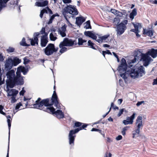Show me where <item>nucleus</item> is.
<instances>
[{
    "mask_svg": "<svg viewBox=\"0 0 157 157\" xmlns=\"http://www.w3.org/2000/svg\"><path fill=\"white\" fill-rule=\"evenodd\" d=\"M41 99L39 98L36 101V103L33 105L34 108L38 109L49 113H52L58 119L63 118L64 114L62 110L58 109L55 111V109L51 106L53 105L49 103V99L47 98L41 101Z\"/></svg>",
    "mask_w": 157,
    "mask_h": 157,
    "instance_id": "nucleus-1",
    "label": "nucleus"
},
{
    "mask_svg": "<svg viewBox=\"0 0 157 157\" xmlns=\"http://www.w3.org/2000/svg\"><path fill=\"white\" fill-rule=\"evenodd\" d=\"M62 13L69 24V26L72 27L73 25L70 23L68 19L73 17V15H76L78 14V11L76 6L71 5L67 6L63 10Z\"/></svg>",
    "mask_w": 157,
    "mask_h": 157,
    "instance_id": "nucleus-2",
    "label": "nucleus"
},
{
    "mask_svg": "<svg viewBox=\"0 0 157 157\" xmlns=\"http://www.w3.org/2000/svg\"><path fill=\"white\" fill-rule=\"evenodd\" d=\"M135 54L134 59L131 61V62L132 63H135L136 61H143L144 65L147 67L149 64L150 61L152 59L150 57L142 53L139 50L136 51Z\"/></svg>",
    "mask_w": 157,
    "mask_h": 157,
    "instance_id": "nucleus-3",
    "label": "nucleus"
},
{
    "mask_svg": "<svg viewBox=\"0 0 157 157\" xmlns=\"http://www.w3.org/2000/svg\"><path fill=\"white\" fill-rule=\"evenodd\" d=\"M131 77L133 78L142 77L145 74L144 68L143 66L133 69H130L127 71Z\"/></svg>",
    "mask_w": 157,
    "mask_h": 157,
    "instance_id": "nucleus-4",
    "label": "nucleus"
},
{
    "mask_svg": "<svg viewBox=\"0 0 157 157\" xmlns=\"http://www.w3.org/2000/svg\"><path fill=\"white\" fill-rule=\"evenodd\" d=\"M75 40L72 41V40H63V41L60 42L59 47L61 48L59 51V53H58L59 56L67 51V48L65 46H72L74 44Z\"/></svg>",
    "mask_w": 157,
    "mask_h": 157,
    "instance_id": "nucleus-5",
    "label": "nucleus"
},
{
    "mask_svg": "<svg viewBox=\"0 0 157 157\" xmlns=\"http://www.w3.org/2000/svg\"><path fill=\"white\" fill-rule=\"evenodd\" d=\"M127 66L125 59L122 58L121 60V64L118 66L117 70L120 73V76L124 79L127 77L126 76L125 71L127 69Z\"/></svg>",
    "mask_w": 157,
    "mask_h": 157,
    "instance_id": "nucleus-6",
    "label": "nucleus"
},
{
    "mask_svg": "<svg viewBox=\"0 0 157 157\" xmlns=\"http://www.w3.org/2000/svg\"><path fill=\"white\" fill-rule=\"evenodd\" d=\"M87 126L86 124H84L81 127L75 129L74 130H72L70 131L68 136L69 140V143L70 144H74L75 138L76 137L75 134L78 132L80 130L86 128Z\"/></svg>",
    "mask_w": 157,
    "mask_h": 157,
    "instance_id": "nucleus-7",
    "label": "nucleus"
},
{
    "mask_svg": "<svg viewBox=\"0 0 157 157\" xmlns=\"http://www.w3.org/2000/svg\"><path fill=\"white\" fill-rule=\"evenodd\" d=\"M7 79L6 80V88L7 90H9V87L11 85L14 78H15V74L14 71L12 70L9 71L6 74Z\"/></svg>",
    "mask_w": 157,
    "mask_h": 157,
    "instance_id": "nucleus-8",
    "label": "nucleus"
},
{
    "mask_svg": "<svg viewBox=\"0 0 157 157\" xmlns=\"http://www.w3.org/2000/svg\"><path fill=\"white\" fill-rule=\"evenodd\" d=\"M142 119V117L139 116L137 117L136 119V125L137 126V128L136 129L135 132L132 134V137L133 138L138 136L140 132V129L143 127Z\"/></svg>",
    "mask_w": 157,
    "mask_h": 157,
    "instance_id": "nucleus-9",
    "label": "nucleus"
},
{
    "mask_svg": "<svg viewBox=\"0 0 157 157\" xmlns=\"http://www.w3.org/2000/svg\"><path fill=\"white\" fill-rule=\"evenodd\" d=\"M58 49V47H55L54 44L50 43L44 49V52L46 55L49 56L57 52Z\"/></svg>",
    "mask_w": 157,
    "mask_h": 157,
    "instance_id": "nucleus-10",
    "label": "nucleus"
},
{
    "mask_svg": "<svg viewBox=\"0 0 157 157\" xmlns=\"http://www.w3.org/2000/svg\"><path fill=\"white\" fill-rule=\"evenodd\" d=\"M84 34L86 36H88L93 39H96L97 38V36L100 39H106L109 36V34H107L103 36H101L100 35L97 34H95L94 33L90 31H85L84 32Z\"/></svg>",
    "mask_w": 157,
    "mask_h": 157,
    "instance_id": "nucleus-11",
    "label": "nucleus"
},
{
    "mask_svg": "<svg viewBox=\"0 0 157 157\" xmlns=\"http://www.w3.org/2000/svg\"><path fill=\"white\" fill-rule=\"evenodd\" d=\"M128 23V21L125 20L117 25V33L119 35H121L126 29V25Z\"/></svg>",
    "mask_w": 157,
    "mask_h": 157,
    "instance_id": "nucleus-12",
    "label": "nucleus"
},
{
    "mask_svg": "<svg viewBox=\"0 0 157 157\" xmlns=\"http://www.w3.org/2000/svg\"><path fill=\"white\" fill-rule=\"evenodd\" d=\"M51 100L52 103L51 104H52V105L54 104V106L56 108H60V106L58 98L55 90H54L53 91V93L51 98Z\"/></svg>",
    "mask_w": 157,
    "mask_h": 157,
    "instance_id": "nucleus-13",
    "label": "nucleus"
},
{
    "mask_svg": "<svg viewBox=\"0 0 157 157\" xmlns=\"http://www.w3.org/2000/svg\"><path fill=\"white\" fill-rule=\"evenodd\" d=\"M24 83L23 77H15L10 88H12L15 85H22Z\"/></svg>",
    "mask_w": 157,
    "mask_h": 157,
    "instance_id": "nucleus-14",
    "label": "nucleus"
},
{
    "mask_svg": "<svg viewBox=\"0 0 157 157\" xmlns=\"http://www.w3.org/2000/svg\"><path fill=\"white\" fill-rule=\"evenodd\" d=\"M136 113H134L130 117H126V120L123 121V123L125 125L128 124H132L133 123V120L135 118V115Z\"/></svg>",
    "mask_w": 157,
    "mask_h": 157,
    "instance_id": "nucleus-15",
    "label": "nucleus"
},
{
    "mask_svg": "<svg viewBox=\"0 0 157 157\" xmlns=\"http://www.w3.org/2000/svg\"><path fill=\"white\" fill-rule=\"evenodd\" d=\"M155 32L152 29H143V33L144 35L149 36L151 38H155Z\"/></svg>",
    "mask_w": 157,
    "mask_h": 157,
    "instance_id": "nucleus-16",
    "label": "nucleus"
},
{
    "mask_svg": "<svg viewBox=\"0 0 157 157\" xmlns=\"http://www.w3.org/2000/svg\"><path fill=\"white\" fill-rule=\"evenodd\" d=\"M13 60L10 58L6 60L5 67L6 70H10L13 66Z\"/></svg>",
    "mask_w": 157,
    "mask_h": 157,
    "instance_id": "nucleus-17",
    "label": "nucleus"
},
{
    "mask_svg": "<svg viewBox=\"0 0 157 157\" xmlns=\"http://www.w3.org/2000/svg\"><path fill=\"white\" fill-rule=\"evenodd\" d=\"M67 25L64 24L61 28L59 29V33L62 37H65L66 36L65 32L66 31Z\"/></svg>",
    "mask_w": 157,
    "mask_h": 157,
    "instance_id": "nucleus-18",
    "label": "nucleus"
},
{
    "mask_svg": "<svg viewBox=\"0 0 157 157\" xmlns=\"http://www.w3.org/2000/svg\"><path fill=\"white\" fill-rule=\"evenodd\" d=\"M7 92L8 93V96H16L18 93V90L13 89H11L10 90L9 89V90H7Z\"/></svg>",
    "mask_w": 157,
    "mask_h": 157,
    "instance_id": "nucleus-19",
    "label": "nucleus"
},
{
    "mask_svg": "<svg viewBox=\"0 0 157 157\" xmlns=\"http://www.w3.org/2000/svg\"><path fill=\"white\" fill-rule=\"evenodd\" d=\"M85 21V19L82 17H77L76 18V24L79 26Z\"/></svg>",
    "mask_w": 157,
    "mask_h": 157,
    "instance_id": "nucleus-20",
    "label": "nucleus"
},
{
    "mask_svg": "<svg viewBox=\"0 0 157 157\" xmlns=\"http://www.w3.org/2000/svg\"><path fill=\"white\" fill-rule=\"evenodd\" d=\"M148 54L154 58L157 56V49L152 48L148 52Z\"/></svg>",
    "mask_w": 157,
    "mask_h": 157,
    "instance_id": "nucleus-21",
    "label": "nucleus"
},
{
    "mask_svg": "<svg viewBox=\"0 0 157 157\" xmlns=\"http://www.w3.org/2000/svg\"><path fill=\"white\" fill-rule=\"evenodd\" d=\"M48 4V2L47 1L45 0L42 2H37L35 3V5L39 7H43L47 5Z\"/></svg>",
    "mask_w": 157,
    "mask_h": 157,
    "instance_id": "nucleus-22",
    "label": "nucleus"
},
{
    "mask_svg": "<svg viewBox=\"0 0 157 157\" xmlns=\"http://www.w3.org/2000/svg\"><path fill=\"white\" fill-rule=\"evenodd\" d=\"M110 12L114 14L119 17H121L123 16L122 13L114 9H111L110 10Z\"/></svg>",
    "mask_w": 157,
    "mask_h": 157,
    "instance_id": "nucleus-23",
    "label": "nucleus"
},
{
    "mask_svg": "<svg viewBox=\"0 0 157 157\" xmlns=\"http://www.w3.org/2000/svg\"><path fill=\"white\" fill-rule=\"evenodd\" d=\"M40 35H43L41 36V39H47V35L45 33V28H42L41 31H40Z\"/></svg>",
    "mask_w": 157,
    "mask_h": 157,
    "instance_id": "nucleus-24",
    "label": "nucleus"
},
{
    "mask_svg": "<svg viewBox=\"0 0 157 157\" xmlns=\"http://www.w3.org/2000/svg\"><path fill=\"white\" fill-rule=\"evenodd\" d=\"M88 45L89 47L94 49L97 50V46L95 44L92 43L90 40L88 42Z\"/></svg>",
    "mask_w": 157,
    "mask_h": 157,
    "instance_id": "nucleus-25",
    "label": "nucleus"
},
{
    "mask_svg": "<svg viewBox=\"0 0 157 157\" xmlns=\"http://www.w3.org/2000/svg\"><path fill=\"white\" fill-rule=\"evenodd\" d=\"M137 10L136 8L134 9L131 13L130 14L129 17L132 19H134V17L137 15Z\"/></svg>",
    "mask_w": 157,
    "mask_h": 157,
    "instance_id": "nucleus-26",
    "label": "nucleus"
},
{
    "mask_svg": "<svg viewBox=\"0 0 157 157\" xmlns=\"http://www.w3.org/2000/svg\"><path fill=\"white\" fill-rule=\"evenodd\" d=\"M18 69L20 70L21 72L23 73L24 75L26 74L28 71V69L24 67L20 66L18 67Z\"/></svg>",
    "mask_w": 157,
    "mask_h": 157,
    "instance_id": "nucleus-27",
    "label": "nucleus"
},
{
    "mask_svg": "<svg viewBox=\"0 0 157 157\" xmlns=\"http://www.w3.org/2000/svg\"><path fill=\"white\" fill-rule=\"evenodd\" d=\"M132 24L133 25L135 29H136V30L138 32V31H139V29H141L142 27H141V24L139 23H136V24H135L134 23H132Z\"/></svg>",
    "mask_w": 157,
    "mask_h": 157,
    "instance_id": "nucleus-28",
    "label": "nucleus"
},
{
    "mask_svg": "<svg viewBox=\"0 0 157 157\" xmlns=\"http://www.w3.org/2000/svg\"><path fill=\"white\" fill-rule=\"evenodd\" d=\"M7 122L8 123V129H9V140L10 139V129L11 126V121L10 120L8 119L7 120Z\"/></svg>",
    "mask_w": 157,
    "mask_h": 157,
    "instance_id": "nucleus-29",
    "label": "nucleus"
},
{
    "mask_svg": "<svg viewBox=\"0 0 157 157\" xmlns=\"http://www.w3.org/2000/svg\"><path fill=\"white\" fill-rule=\"evenodd\" d=\"M48 42V40H41V46L42 47H45Z\"/></svg>",
    "mask_w": 157,
    "mask_h": 157,
    "instance_id": "nucleus-30",
    "label": "nucleus"
},
{
    "mask_svg": "<svg viewBox=\"0 0 157 157\" xmlns=\"http://www.w3.org/2000/svg\"><path fill=\"white\" fill-rule=\"evenodd\" d=\"M25 40H22L20 42V44L22 46L28 47L30 46V44H28L26 43Z\"/></svg>",
    "mask_w": 157,
    "mask_h": 157,
    "instance_id": "nucleus-31",
    "label": "nucleus"
},
{
    "mask_svg": "<svg viewBox=\"0 0 157 157\" xmlns=\"http://www.w3.org/2000/svg\"><path fill=\"white\" fill-rule=\"evenodd\" d=\"M86 24L84 27L86 29H91L90 24V21L89 20L87 21L86 22Z\"/></svg>",
    "mask_w": 157,
    "mask_h": 157,
    "instance_id": "nucleus-32",
    "label": "nucleus"
},
{
    "mask_svg": "<svg viewBox=\"0 0 157 157\" xmlns=\"http://www.w3.org/2000/svg\"><path fill=\"white\" fill-rule=\"evenodd\" d=\"M31 40V44L32 45L34 46L36 44H38L39 40Z\"/></svg>",
    "mask_w": 157,
    "mask_h": 157,
    "instance_id": "nucleus-33",
    "label": "nucleus"
},
{
    "mask_svg": "<svg viewBox=\"0 0 157 157\" xmlns=\"http://www.w3.org/2000/svg\"><path fill=\"white\" fill-rule=\"evenodd\" d=\"M40 35V33L37 32L33 34V39H38V36ZM29 39H33V38H30Z\"/></svg>",
    "mask_w": 157,
    "mask_h": 157,
    "instance_id": "nucleus-34",
    "label": "nucleus"
},
{
    "mask_svg": "<svg viewBox=\"0 0 157 157\" xmlns=\"http://www.w3.org/2000/svg\"><path fill=\"white\" fill-rule=\"evenodd\" d=\"M16 74V76H15V77H23L21 75V71H20V70L18 69V67L17 69Z\"/></svg>",
    "mask_w": 157,
    "mask_h": 157,
    "instance_id": "nucleus-35",
    "label": "nucleus"
},
{
    "mask_svg": "<svg viewBox=\"0 0 157 157\" xmlns=\"http://www.w3.org/2000/svg\"><path fill=\"white\" fill-rule=\"evenodd\" d=\"M16 96H11L10 98V102L12 103H14L17 101V100L16 99Z\"/></svg>",
    "mask_w": 157,
    "mask_h": 157,
    "instance_id": "nucleus-36",
    "label": "nucleus"
},
{
    "mask_svg": "<svg viewBox=\"0 0 157 157\" xmlns=\"http://www.w3.org/2000/svg\"><path fill=\"white\" fill-rule=\"evenodd\" d=\"M15 50L14 48L11 47H9L8 49H7L6 51L7 52L9 53H12L14 52Z\"/></svg>",
    "mask_w": 157,
    "mask_h": 157,
    "instance_id": "nucleus-37",
    "label": "nucleus"
},
{
    "mask_svg": "<svg viewBox=\"0 0 157 157\" xmlns=\"http://www.w3.org/2000/svg\"><path fill=\"white\" fill-rule=\"evenodd\" d=\"M125 111L126 112V111L124 109H122L120 110L118 113V114L117 116L118 117H120L123 114V112Z\"/></svg>",
    "mask_w": 157,
    "mask_h": 157,
    "instance_id": "nucleus-38",
    "label": "nucleus"
},
{
    "mask_svg": "<svg viewBox=\"0 0 157 157\" xmlns=\"http://www.w3.org/2000/svg\"><path fill=\"white\" fill-rule=\"evenodd\" d=\"M44 13H47L46 10L45 9H44L41 11L40 15L41 18H42Z\"/></svg>",
    "mask_w": 157,
    "mask_h": 157,
    "instance_id": "nucleus-39",
    "label": "nucleus"
},
{
    "mask_svg": "<svg viewBox=\"0 0 157 157\" xmlns=\"http://www.w3.org/2000/svg\"><path fill=\"white\" fill-rule=\"evenodd\" d=\"M82 124V123H81L80 122H76L75 123V126H74V128H75V127H79L80 126H81Z\"/></svg>",
    "mask_w": 157,
    "mask_h": 157,
    "instance_id": "nucleus-40",
    "label": "nucleus"
},
{
    "mask_svg": "<svg viewBox=\"0 0 157 157\" xmlns=\"http://www.w3.org/2000/svg\"><path fill=\"white\" fill-rule=\"evenodd\" d=\"M86 42V40H78V44L79 45H82L84 43Z\"/></svg>",
    "mask_w": 157,
    "mask_h": 157,
    "instance_id": "nucleus-41",
    "label": "nucleus"
},
{
    "mask_svg": "<svg viewBox=\"0 0 157 157\" xmlns=\"http://www.w3.org/2000/svg\"><path fill=\"white\" fill-rule=\"evenodd\" d=\"M55 17V15H53L50 18L48 22V24H50L52 23V21Z\"/></svg>",
    "mask_w": 157,
    "mask_h": 157,
    "instance_id": "nucleus-42",
    "label": "nucleus"
},
{
    "mask_svg": "<svg viewBox=\"0 0 157 157\" xmlns=\"http://www.w3.org/2000/svg\"><path fill=\"white\" fill-rule=\"evenodd\" d=\"M45 9L47 11V13H48L50 14H53L52 11L48 7H47Z\"/></svg>",
    "mask_w": 157,
    "mask_h": 157,
    "instance_id": "nucleus-43",
    "label": "nucleus"
},
{
    "mask_svg": "<svg viewBox=\"0 0 157 157\" xmlns=\"http://www.w3.org/2000/svg\"><path fill=\"white\" fill-rule=\"evenodd\" d=\"M3 109V106L2 105H0V113L5 115H6V113L2 111Z\"/></svg>",
    "mask_w": 157,
    "mask_h": 157,
    "instance_id": "nucleus-44",
    "label": "nucleus"
},
{
    "mask_svg": "<svg viewBox=\"0 0 157 157\" xmlns=\"http://www.w3.org/2000/svg\"><path fill=\"white\" fill-rule=\"evenodd\" d=\"M24 63L25 64H28L30 61V60L27 58L26 57H25L24 58Z\"/></svg>",
    "mask_w": 157,
    "mask_h": 157,
    "instance_id": "nucleus-45",
    "label": "nucleus"
},
{
    "mask_svg": "<svg viewBox=\"0 0 157 157\" xmlns=\"http://www.w3.org/2000/svg\"><path fill=\"white\" fill-rule=\"evenodd\" d=\"M22 105V104L20 102L19 103L17 104L15 107V109L17 110Z\"/></svg>",
    "mask_w": 157,
    "mask_h": 157,
    "instance_id": "nucleus-46",
    "label": "nucleus"
},
{
    "mask_svg": "<svg viewBox=\"0 0 157 157\" xmlns=\"http://www.w3.org/2000/svg\"><path fill=\"white\" fill-rule=\"evenodd\" d=\"M24 88H23L22 90L20 92L19 94L20 95L23 96L25 93V90L24 89Z\"/></svg>",
    "mask_w": 157,
    "mask_h": 157,
    "instance_id": "nucleus-47",
    "label": "nucleus"
},
{
    "mask_svg": "<svg viewBox=\"0 0 157 157\" xmlns=\"http://www.w3.org/2000/svg\"><path fill=\"white\" fill-rule=\"evenodd\" d=\"M50 39H56V38L54 36L53 34L52 33H51L50 34Z\"/></svg>",
    "mask_w": 157,
    "mask_h": 157,
    "instance_id": "nucleus-48",
    "label": "nucleus"
},
{
    "mask_svg": "<svg viewBox=\"0 0 157 157\" xmlns=\"http://www.w3.org/2000/svg\"><path fill=\"white\" fill-rule=\"evenodd\" d=\"M150 2L152 4H157V0H149Z\"/></svg>",
    "mask_w": 157,
    "mask_h": 157,
    "instance_id": "nucleus-49",
    "label": "nucleus"
},
{
    "mask_svg": "<svg viewBox=\"0 0 157 157\" xmlns=\"http://www.w3.org/2000/svg\"><path fill=\"white\" fill-rule=\"evenodd\" d=\"M63 1L64 3H69L71 2V0H63Z\"/></svg>",
    "mask_w": 157,
    "mask_h": 157,
    "instance_id": "nucleus-50",
    "label": "nucleus"
},
{
    "mask_svg": "<svg viewBox=\"0 0 157 157\" xmlns=\"http://www.w3.org/2000/svg\"><path fill=\"white\" fill-rule=\"evenodd\" d=\"M122 137L121 135H119L116 138V139L117 140H119L122 139Z\"/></svg>",
    "mask_w": 157,
    "mask_h": 157,
    "instance_id": "nucleus-51",
    "label": "nucleus"
},
{
    "mask_svg": "<svg viewBox=\"0 0 157 157\" xmlns=\"http://www.w3.org/2000/svg\"><path fill=\"white\" fill-rule=\"evenodd\" d=\"M153 85H157V78L156 79H154L152 83Z\"/></svg>",
    "mask_w": 157,
    "mask_h": 157,
    "instance_id": "nucleus-52",
    "label": "nucleus"
},
{
    "mask_svg": "<svg viewBox=\"0 0 157 157\" xmlns=\"http://www.w3.org/2000/svg\"><path fill=\"white\" fill-rule=\"evenodd\" d=\"M105 51V54H108L109 55H112L111 53L110 52V51L109 50H106V51Z\"/></svg>",
    "mask_w": 157,
    "mask_h": 157,
    "instance_id": "nucleus-53",
    "label": "nucleus"
},
{
    "mask_svg": "<svg viewBox=\"0 0 157 157\" xmlns=\"http://www.w3.org/2000/svg\"><path fill=\"white\" fill-rule=\"evenodd\" d=\"M4 60V58L3 56L2 55V54H0V61H2Z\"/></svg>",
    "mask_w": 157,
    "mask_h": 157,
    "instance_id": "nucleus-54",
    "label": "nucleus"
},
{
    "mask_svg": "<svg viewBox=\"0 0 157 157\" xmlns=\"http://www.w3.org/2000/svg\"><path fill=\"white\" fill-rule=\"evenodd\" d=\"M111 110V108H110L109 109V111L107 112L106 113V114H105V115H104L103 116V118H105L106 116H107L108 114L109 113V112H110V111Z\"/></svg>",
    "mask_w": 157,
    "mask_h": 157,
    "instance_id": "nucleus-55",
    "label": "nucleus"
},
{
    "mask_svg": "<svg viewBox=\"0 0 157 157\" xmlns=\"http://www.w3.org/2000/svg\"><path fill=\"white\" fill-rule=\"evenodd\" d=\"M129 127L128 126H126L123 128L122 130L124 131H127L129 128Z\"/></svg>",
    "mask_w": 157,
    "mask_h": 157,
    "instance_id": "nucleus-56",
    "label": "nucleus"
},
{
    "mask_svg": "<svg viewBox=\"0 0 157 157\" xmlns=\"http://www.w3.org/2000/svg\"><path fill=\"white\" fill-rule=\"evenodd\" d=\"M144 102V101H141L140 102H138L136 104V105L137 106H139L142 104Z\"/></svg>",
    "mask_w": 157,
    "mask_h": 157,
    "instance_id": "nucleus-57",
    "label": "nucleus"
},
{
    "mask_svg": "<svg viewBox=\"0 0 157 157\" xmlns=\"http://www.w3.org/2000/svg\"><path fill=\"white\" fill-rule=\"evenodd\" d=\"M99 131V129H97L96 128H92V129L91 130V131Z\"/></svg>",
    "mask_w": 157,
    "mask_h": 157,
    "instance_id": "nucleus-58",
    "label": "nucleus"
},
{
    "mask_svg": "<svg viewBox=\"0 0 157 157\" xmlns=\"http://www.w3.org/2000/svg\"><path fill=\"white\" fill-rule=\"evenodd\" d=\"M9 144L8 146V149L7 152V154L6 157H9Z\"/></svg>",
    "mask_w": 157,
    "mask_h": 157,
    "instance_id": "nucleus-59",
    "label": "nucleus"
},
{
    "mask_svg": "<svg viewBox=\"0 0 157 157\" xmlns=\"http://www.w3.org/2000/svg\"><path fill=\"white\" fill-rule=\"evenodd\" d=\"M122 101H123V100L121 99H118V103L119 104H121V103L122 102Z\"/></svg>",
    "mask_w": 157,
    "mask_h": 157,
    "instance_id": "nucleus-60",
    "label": "nucleus"
},
{
    "mask_svg": "<svg viewBox=\"0 0 157 157\" xmlns=\"http://www.w3.org/2000/svg\"><path fill=\"white\" fill-rule=\"evenodd\" d=\"M131 31L134 32L135 33H137V32H138L137 30H136V29H131Z\"/></svg>",
    "mask_w": 157,
    "mask_h": 157,
    "instance_id": "nucleus-61",
    "label": "nucleus"
},
{
    "mask_svg": "<svg viewBox=\"0 0 157 157\" xmlns=\"http://www.w3.org/2000/svg\"><path fill=\"white\" fill-rule=\"evenodd\" d=\"M103 46L104 47L109 48L110 47L109 45L106 44H104Z\"/></svg>",
    "mask_w": 157,
    "mask_h": 157,
    "instance_id": "nucleus-62",
    "label": "nucleus"
},
{
    "mask_svg": "<svg viewBox=\"0 0 157 157\" xmlns=\"http://www.w3.org/2000/svg\"><path fill=\"white\" fill-rule=\"evenodd\" d=\"M121 133L124 136L126 134V131L122 130L121 132Z\"/></svg>",
    "mask_w": 157,
    "mask_h": 157,
    "instance_id": "nucleus-63",
    "label": "nucleus"
},
{
    "mask_svg": "<svg viewBox=\"0 0 157 157\" xmlns=\"http://www.w3.org/2000/svg\"><path fill=\"white\" fill-rule=\"evenodd\" d=\"M108 121H113V119H112L111 117H109L108 119Z\"/></svg>",
    "mask_w": 157,
    "mask_h": 157,
    "instance_id": "nucleus-64",
    "label": "nucleus"
}]
</instances>
